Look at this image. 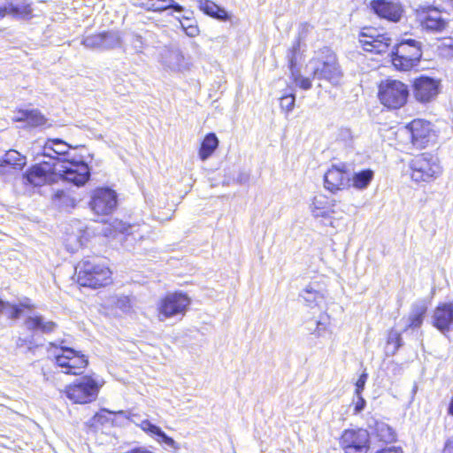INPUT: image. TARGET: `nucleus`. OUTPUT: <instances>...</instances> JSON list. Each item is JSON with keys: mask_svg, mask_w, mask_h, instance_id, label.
I'll list each match as a JSON object with an SVG mask.
<instances>
[{"mask_svg": "<svg viewBox=\"0 0 453 453\" xmlns=\"http://www.w3.org/2000/svg\"><path fill=\"white\" fill-rule=\"evenodd\" d=\"M184 32L189 37H196L199 35V28L195 22L193 25L186 26Z\"/></svg>", "mask_w": 453, "mask_h": 453, "instance_id": "49530a36", "label": "nucleus"}, {"mask_svg": "<svg viewBox=\"0 0 453 453\" xmlns=\"http://www.w3.org/2000/svg\"><path fill=\"white\" fill-rule=\"evenodd\" d=\"M16 121L26 122L31 127L43 126L45 118L37 110H22L14 117Z\"/></svg>", "mask_w": 453, "mask_h": 453, "instance_id": "c85d7f7f", "label": "nucleus"}, {"mask_svg": "<svg viewBox=\"0 0 453 453\" xmlns=\"http://www.w3.org/2000/svg\"><path fill=\"white\" fill-rule=\"evenodd\" d=\"M102 385L92 376H83L68 385L65 396L74 403H88L94 401Z\"/></svg>", "mask_w": 453, "mask_h": 453, "instance_id": "0eeeda50", "label": "nucleus"}, {"mask_svg": "<svg viewBox=\"0 0 453 453\" xmlns=\"http://www.w3.org/2000/svg\"><path fill=\"white\" fill-rule=\"evenodd\" d=\"M411 178L417 183L430 182L441 173L438 158L430 153L415 156L409 163Z\"/></svg>", "mask_w": 453, "mask_h": 453, "instance_id": "7ed1b4c3", "label": "nucleus"}, {"mask_svg": "<svg viewBox=\"0 0 453 453\" xmlns=\"http://www.w3.org/2000/svg\"><path fill=\"white\" fill-rule=\"evenodd\" d=\"M50 348L55 347L57 351L54 353L55 362L61 372L66 374L78 375L83 372V370L88 364L87 357L72 348L60 345L57 347L55 343H50Z\"/></svg>", "mask_w": 453, "mask_h": 453, "instance_id": "39448f33", "label": "nucleus"}, {"mask_svg": "<svg viewBox=\"0 0 453 453\" xmlns=\"http://www.w3.org/2000/svg\"><path fill=\"white\" fill-rule=\"evenodd\" d=\"M199 9L205 14L221 21L229 19L227 12L210 0H197Z\"/></svg>", "mask_w": 453, "mask_h": 453, "instance_id": "cd10ccee", "label": "nucleus"}, {"mask_svg": "<svg viewBox=\"0 0 453 453\" xmlns=\"http://www.w3.org/2000/svg\"><path fill=\"white\" fill-rule=\"evenodd\" d=\"M414 96L422 103L434 100L440 91V81L428 76H420L414 81Z\"/></svg>", "mask_w": 453, "mask_h": 453, "instance_id": "dca6fc26", "label": "nucleus"}, {"mask_svg": "<svg viewBox=\"0 0 453 453\" xmlns=\"http://www.w3.org/2000/svg\"><path fill=\"white\" fill-rule=\"evenodd\" d=\"M159 62L165 70L183 73L190 69V63L177 47H165L159 54Z\"/></svg>", "mask_w": 453, "mask_h": 453, "instance_id": "f8f14e48", "label": "nucleus"}, {"mask_svg": "<svg viewBox=\"0 0 453 453\" xmlns=\"http://www.w3.org/2000/svg\"><path fill=\"white\" fill-rule=\"evenodd\" d=\"M55 162L42 161L33 165L24 175L26 183L35 187H41L44 184L57 182V174L55 170Z\"/></svg>", "mask_w": 453, "mask_h": 453, "instance_id": "9b49d317", "label": "nucleus"}, {"mask_svg": "<svg viewBox=\"0 0 453 453\" xmlns=\"http://www.w3.org/2000/svg\"><path fill=\"white\" fill-rule=\"evenodd\" d=\"M372 435L379 441L390 443L395 440V434L393 429L384 422L376 421L372 431Z\"/></svg>", "mask_w": 453, "mask_h": 453, "instance_id": "473e14b6", "label": "nucleus"}, {"mask_svg": "<svg viewBox=\"0 0 453 453\" xmlns=\"http://www.w3.org/2000/svg\"><path fill=\"white\" fill-rule=\"evenodd\" d=\"M442 453H453V440L452 439H449L446 441L443 449H442Z\"/></svg>", "mask_w": 453, "mask_h": 453, "instance_id": "8fccbe9b", "label": "nucleus"}, {"mask_svg": "<svg viewBox=\"0 0 453 453\" xmlns=\"http://www.w3.org/2000/svg\"><path fill=\"white\" fill-rule=\"evenodd\" d=\"M328 324L329 323L327 319H323V318H320V319L317 322V326L312 334L318 337L321 336L323 333L327 329Z\"/></svg>", "mask_w": 453, "mask_h": 453, "instance_id": "a18cd8bd", "label": "nucleus"}, {"mask_svg": "<svg viewBox=\"0 0 453 453\" xmlns=\"http://www.w3.org/2000/svg\"><path fill=\"white\" fill-rule=\"evenodd\" d=\"M296 96L293 94L285 95L280 97V108L287 113L292 111L295 106Z\"/></svg>", "mask_w": 453, "mask_h": 453, "instance_id": "58836bf2", "label": "nucleus"}, {"mask_svg": "<svg viewBox=\"0 0 453 453\" xmlns=\"http://www.w3.org/2000/svg\"><path fill=\"white\" fill-rule=\"evenodd\" d=\"M368 374L365 372H363V373L359 376L358 380H357L355 391L357 396H359V395H361L362 391L364 390Z\"/></svg>", "mask_w": 453, "mask_h": 453, "instance_id": "c03bdc74", "label": "nucleus"}, {"mask_svg": "<svg viewBox=\"0 0 453 453\" xmlns=\"http://www.w3.org/2000/svg\"><path fill=\"white\" fill-rule=\"evenodd\" d=\"M448 413L453 417V396L451 397L448 406Z\"/></svg>", "mask_w": 453, "mask_h": 453, "instance_id": "864d4df0", "label": "nucleus"}, {"mask_svg": "<svg viewBox=\"0 0 453 453\" xmlns=\"http://www.w3.org/2000/svg\"><path fill=\"white\" fill-rule=\"evenodd\" d=\"M219 146V139L214 133L208 134L202 142L199 150V157L202 161L207 160Z\"/></svg>", "mask_w": 453, "mask_h": 453, "instance_id": "7c9ffc66", "label": "nucleus"}, {"mask_svg": "<svg viewBox=\"0 0 453 453\" xmlns=\"http://www.w3.org/2000/svg\"><path fill=\"white\" fill-rule=\"evenodd\" d=\"M138 426L142 431L150 435L157 436L159 438L157 440L159 442L162 441L172 449L177 448L176 442L172 437H169L159 426L150 423L148 419L142 420Z\"/></svg>", "mask_w": 453, "mask_h": 453, "instance_id": "bb28decb", "label": "nucleus"}, {"mask_svg": "<svg viewBox=\"0 0 453 453\" xmlns=\"http://www.w3.org/2000/svg\"><path fill=\"white\" fill-rule=\"evenodd\" d=\"M299 296L303 298L305 304L313 309H322L326 306V291L318 282L308 284L300 293Z\"/></svg>", "mask_w": 453, "mask_h": 453, "instance_id": "6ab92c4d", "label": "nucleus"}, {"mask_svg": "<svg viewBox=\"0 0 453 453\" xmlns=\"http://www.w3.org/2000/svg\"><path fill=\"white\" fill-rule=\"evenodd\" d=\"M102 35V50H111L120 45V35L118 32H104Z\"/></svg>", "mask_w": 453, "mask_h": 453, "instance_id": "c9c22d12", "label": "nucleus"}, {"mask_svg": "<svg viewBox=\"0 0 453 453\" xmlns=\"http://www.w3.org/2000/svg\"><path fill=\"white\" fill-rule=\"evenodd\" d=\"M354 137L352 130L347 127H341L335 134V141L344 146H351Z\"/></svg>", "mask_w": 453, "mask_h": 453, "instance_id": "e433bc0d", "label": "nucleus"}, {"mask_svg": "<svg viewBox=\"0 0 453 453\" xmlns=\"http://www.w3.org/2000/svg\"><path fill=\"white\" fill-rule=\"evenodd\" d=\"M446 45L453 50V40H449V43Z\"/></svg>", "mask_w": 453, "mask_h": 453, "instance_id": "6e6d98bb", "label": "nucleus"}, {"mask_svg": "<svg viewBox=\"0 0 453 453\" xmlns=\"http://www.w3.org/2000/svg\"><path fill=\"white\" fill-rule=\"evenodd\" d=\"M365 406V400L361 396V395H359V396H357V402L355 404V412L356 413L360 412L361 411L364 410Z\"/></svg>", "mask_w": 453, "mask_h": 453, "instance_id": "09e8293b", "label": "nucleus"}, {"mask_svg": "<svg viewBox=\"0 0 453 453\" xmlns=\"http://www.w3.org/2000/svg\"><path fill=\"white\" fill-rule=\"evenodd\" d=\"M180 23L181 28L184 31L186 26L193 25L195 23V21L188 17L183 16L182 20L180 19Z\"/></svg>", "mask_w": 453, "mask_h": 453, "instance_id": "603ef678", "label": "nucleus"}, {"mask_svg": "<svg viewBox=\"0 0 453 453\" xmlns=\"http://www.w3.org/2000/svg\"><path fill=\"white\" fill-rule=\"evenodd\" d=\"M24 342H25V340L19 338V340L17 341V346L22 347L24 345Z\"/></svg>", "mask_w": 453, "mask_h": 453, "instance_id": "5fc2aeb1", "label": "nucleus"}, {"mask_svg": "<svg viewBox=\"0 0 453 453\" xmlns=\"http://www.w3.org/2000/svg\"><path fill=\"white\" fill-rule=\"evenodd\" d=\"M371 8L379 17L393 22L399 21L403 13L399 4L387 0H372Z\"/></svg>", "mask_w": 453, "mask_h": 453, "instance_id": "aec40b11", "label": "nucleus"}, {"mask_svg": "<svg viewBox=\"0 0 453 453\" xmlns=\"http://www.w3.org/2000/svg\"><path fill=\"white\" fill-rule=\"evenodd\" d=\"M131 44L136 52H142L145 46L142 37L137 34L132 35Z\"/></svg>", "mask_w": 453, "mask_h": 453, "instance_id": "37998d69", "label": "nucleus"}, {"mask_svg": "<svg viewBox=\"0 0 453 453\" xmlns=\"http://www.w3.org/2000/svg\"><path fill=\"white\" fill-rule=\"evenodd\" d=\"M432 325L443 334L453 331V302L440 303L435 307Z\"/></svg>", "mask_w": 453, "mask_h": 453, "instance_id": "f3484780", "label": "nucleus"}, {"mask_svg": "<svg viewBox=\"0 0 453 453\" xmlns=\"http://www.w3.org/2000/svg\"><path fill=\"white\" fill-rule=\"evenodd\" d=\"M134 4L151 12H163L167 9H173L178 12L183 11V7L174 0H135Z\"/></svg>", "mask_w": 453, "mask_h": 453, "instance_id": "4be33fe9", "label": "nucleus"}, {"mask_svg": "<svg viewBox=\"0 0 453 453\" xmlns=\"http://www.w3.org/2000/svg\"><path fill=\"white\" fill-rule=\"evenodd\" d=\"M32 14V8L29 4L25 2L15 3L8 0V15L15 18L28 19Z\"/></svg>", "mask_w": 453, "mask_h": 453, "instance_id": "72a5a7b5", "label": "nucleus"}, {"mask_svg": "<svg viewBox=\"0 0 453 453\" xmlns=\"http://www.w3.org/2000/svg\"><path fill=\"white\" fill-rule=\"evenodd\" d=\"M53 170L57 174V182L59 180L74 184L75 186L84 185L90 176L88 165L83 161H75L64 158L55 162Z\"/></svg>", "mask_w": 453, "mask_h": 453, "instance_id": "423d86ee", "label": "nucleus"}, {"mask_svg": "<svg viewBox=\"0 0 453 453\" xmlns=\"http://www.w3.org/2000/svg\"><path fill=\"white\" fill-rule=\"evenodd\" d=\"M190 304L188 296L182 293H171L163 298L158 305V318L161 321L177 315H184Z\"/></svg>", "mask_w": 453, "mask_h": 453, "instance_id": "1a4fd4ad", "label": "nucleus"}, {"mask_svg": "<svg viewBox=\"0 0 453 453\" xmlns=\"http://www.w3.org/2000/svg\"><path fill=\"white\" fill-rule=\"evenodd\" d=\"M116 192L109 188H96L92 196L91 209L98 215H108L117 207Z\"/></svg>", "mask_w": 453, "mask_h": 453, "instance_id": "2eb2a0df", "label": "nucleus"}, {"mask_svg": "<svg viewBox=\"0 0 453 453\" xmlns=\"http://www.w3.org/2000/svg\"><path fill=\"white\" fill-rule=\"evenodd\" d=\"M69 150L70 145L60 139L49 140L43 147L42 156L49 157L51 160L50 162H57L61 159L55 157V156L50 154V151L57 156H65Z\"/></svg>", "mask_w": 453, "mask_h": 453, "instance_id": "a878e982", "label": "nucleus"}, {"mask_svg": "<svg viewBox=\"0 0 453 453\" xmlns=\"http://www.w3.org/2000/svg\"><path fill=\"white\" fill-rule=\"evenodd\" d=\"M307 69L314 79L326 80L333 84H337L342 76L340 67L334 56H328L326 60L311 59Z\"/></svg>", "mask_w": 453, "mask_h": 453, "instance_id": "6e6552de", "label": "nucleus"}, {"mask_svg": "<svg viewBox=\"0 0 453 453\" xmlns=\"http://www.w3.org/2000/svg\"><path fill=\"white\" fill-rule=\"evenodd\" d=\"M370 434L365 429H347L340 438V446L344 453H366L369 449Z\"/></svg>", "mask_w": 453, "mask_h": 453, "instance_id": "9d476101", "label": "nucleus"}, {"mask_svg": "<svg viewBox=\"0 0 453 453\" xmlns=\"http://www.w3.org/2000/svg\"><path fill=\"white\" fill-rule=\"evenodd\" d=\"M77 281L81 286L92 288L107 285L111 281V271L96 257L81 260L75 267Z\"/></svg>", "mask_w": 453, "mask_h": 453, "instance_id": "f257e3e1", "label": "nucleus"}, {"mask_svg": "<svg viewBox=\"0 0 453 453\" xmlns=\"http://www.w3.org/2000/svg\"><path fill=\"white\" fill-rule=\"evenodd\" d=\"M427 306L425 301L415 302L411 308L410 314L407 319V324L404 330L409 328H418L423 324L424 316L426 312Z\"/></svg>", "mask_w": 453, "mask_h": 453, "instance_id": "b1692460", "label": "nucleus"}, {"mask_svg": "<svg viewBox=\"0 0 453 453\" xmlns=\"http://www.w3.org/2000/svg\"><path fill=\"white\" fill-rule=\"evenodd\" d=\"M349 182L350 178L344 170V166L333 165L324 175L325 188L331 192H336L349 187Z\"/></svg>", "mask_w": 453, "mask_h": 453, "instance_id": "a211bd4d", "label": "nucleus"}, {"mask_svg": "<svg viewBox=\"0 0 453 453\" xmlns=\"http://www.w3.org/2000/svg\"><path fill=\"white\" fill-rule=\"evenodd\" d=\"M8 15V0H0V19Z\"/></svg>", "mask_w": 453, "mask_h": 453, "instance_id": "de8ad7c7", "label": "nucleus"}, {"mask_svg": "<svg viewBox=\"0 0 453 453\" xmlns=\"http://www.w3.org/2000/svg\"><path fill=\"white\" fill-rule=\"evenodd\" d=\"M33 307V305L27 303H20L19 304L16 305L4 302L2 299H0V315L4 314L12 319L19 318L24 308L31 310Z\"/></svg>", "mask_w": 453, "mask_h": 453, "instance_id": "2f4dec72", "label": "nucleus"}, {"mask_svg": "<svg viewBox=\"0 0 453 453\" xmlns=\"http://www.w3.org/2000/svg\"><path fill=\"white\" fill-rule=\"evenodd\" d=\"M376 453H403V451L400 448L389 447L378 450Z\"/></svg>", "mask_w": 453, "mask_h": 453, "instance_id": "3c124183", "label": "nucleus"}, {"mask_svg": "<svg viewBox=\"0 0 453 453\" xmlns=\"http://www.w3.org/2000/svg\"><path fill=\"white\" fill-rule=\"evenodd\" d=\"M102 33L86 36L82 39L81 44L88 49L102 50Z\"/></svg>", "mask_w": 453, "mask_h": 453, "instance_id": "4c0bfd02", "label": "nucleus"}, {"mask_svg": "<svg viewBox=\"0 0 453 453\" xmlns=\"http://www.w3.org/2000/svg\"><path fill=\"white\" fill-rule=\"evenodd\" d=\"M388 345H393V352H395L402 346L401 334L397 331L391 330L388 337Z\"/></svg>", "mask_w": 453, "mask_h": 453, "instance_id": "ea45409f", "label": "nucleus"}, {"mask_svg": "<svg viewBox=\"0 0 453 453\" xmlns=\"http://www.w3.org/2000/svg\"><path fill=\"white\" fill-rule=\"evenodd\" d=\"M115 305L123 312H127L131 308V300L128 296H119L115 302Z\"/></svg>", "mask_w": 453, "mask_h": 453, "instance_id": "79ce46f5", "label": "nucleus"}, {"mask_svg": "<svg viewBox=\"0 0 453 453\" xmlns=\"http://www.w3.org/2000/svg\"><path fill=\"white\" fill-rule=\"evenodd\" d=\"M373 177L374 172L371 169L355 172L350 178L351 185L357 190H365L368 188Z\"/></svg>", "mask_w": 453, "mask_h": 453, "instance_id": "c756f323", "label": "nucleus"}, {"mask_svg": "<svg viewBox=\"0 0 453 453\" xmlns=\"http://www.w3.org/2000/svg\"><path fill=\"white\" fill-rule=\"evenodd\" d=\"M25 325L28 330L32 331H40L43 334H49L53 332L57 324L51 320H47L42 315H34L29 316L26 321Z\"/></svg>", "mask_w": 453, "mask_h": 453, "instance_id": "393cba45", "label": "nucleus"}, {"mask_svg": "<svg viewBox=\"0 0 453 453\" xmlns=\"http://www.w3.org/2000/svg\"><path fill=\"white\" fill-rule=\"evenodd\" d=\"M404 131L411 136L412 145L418 149L427 146L434 136L431 123L420 119L406 125Z\"/></svg>", "mask_w": 453, "mask_h": 453, "instance_id": "4468645a", "label": "nucleus"}, {"mask_svg": "<svg viewBox=\"0 0 453 453\" xmlns=\"http://www.w3.org/2000/svg\"><path fill=\"white\" fill-rule=\"evenodd\" d=\"M26 165V157L15 150H8L0 160V173L2 168L6 165L12 167H22Z\"/></svg>", "mask_w": 453, "mask_h": 453, "instance_id": "f704fd0d", "label": "nucleus"}, {"mask_svg": "<svg viewBox=\"0 0 453 453\" xmlns=\"http://www.w3.org/2000/svg\"><path fill=\"white\" fill-rule=\"evenodd\" d=\"M378 97L387 108L400 109L408 100L409 88L400 81L387 79L379 85Z\"/></svg>", "mask_w": 453, "mask_h": 453, "instance_id": "20e7f679", "label": "nucleus"}, {"mask_svg": "<svg viewBox=\"0 0 453 453\" xmlns=\"http://www.w3.org/2000/svg\"><path fill=\"white\" fill-rule=\"evenodd\" d=\"M336 201L330 199L323 195L316 196L311 205L310 210L315 218H328L331 214L334 213V207Z\"/></svg>", "mask_w": 453, "mask_h": 453, "instance_id": "412c9836", "label": "nucleus"}, {"mask_svg": "<svg viewBox=\"0 0 453 453\" xmlns=\"http://www.w3.org/2000/svg\"><path fill=\"white\" fill-rule=\"evenodd\" d=\"M294 81L296 86L303 90H308L311 88V81L309 77H303L300 74H294Z\"/></svg>", "mask_w": 453, "mask_h": 453, "instance_id": "a19ab883", "label": "nucleus"}, {"mask_svg": "<svg viewBox=\"0 0 453 453\" xmlns=\"http://www.w3.org/2000/svg\"><path fill=\"white\" fill-rule=\"evenodd\" d=\"M359 42L364 50L382 54L388 51L391 38L387 34H379L375 29L367 28L361 33Z\"/></svg>", "mask_w": 453, "mask_h": 453, "instance_id": "ddd939ff", "label": "nucleus"}, {"mask_svg": "<svg viewBox=\"0 0 453 453\" xmlns=\"http://www.w3.org/2000/svg\"><path fill=\"white\" fill-rule=\"evenodd\" d=\"M422 43L415 39H403L392 51V64L400 71L417 66L422 57Z\"/></svg>", "mask_w": 453, "mask_h": 453, "instance_id": "f03ea898", "label": "nucleus"}, {"mask_svg": "<svg viewBox=\"0 0 453 453\" xmlns=\"http://www.w3.org/2000/svg\"><path fill=\"white\" fill-rule=\"evenodd\" d=\"M421 25L427 31L441 32L446 28L448 23L438 10L430 9L421 19Z\"/></svg>", "mask_w": 453, "mask_h": 453, "instance_id": "5701e85b", "label": "nucleus"}]
</instances>
